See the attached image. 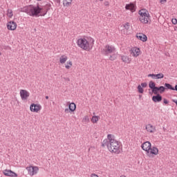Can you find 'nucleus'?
Segmentation results:
<instances>
[{"instance_id": "f257e3e1", "label": "nucleus", "mask_w": 177, "mask_h": 177, "mask_svg": "<svg viewBox=\"0 0 177 177\" xmlns=\"http://www.w3.org/2000/svg\"><path fill=\"white\" fill-rule=\"evenodd\" d=\"M107 139L102 141V147L106 146L110 153L120 154L121 153V142L115 140V137L113 134H108Z\"/></svg>"}, {"instance_id": "f03ea898", "label": "nucleus", "mask_w": 177, "mask_h": 177, "mask_svg": "<svg viewBox=\"0 0 177 177\" xmlns=\"http://www.w3.org/2000/svg\"><path fill=\"white\" fill-rule=\"evenodd\" d=\"M77 46L82 50L89 52L93 49V45H95V39L91 37L84 36L80 37L76 41Z\"/></svg>"}, {"instance_id": "7ed1b4c3", "label": "nucleus", "mask_w": 177, "mask_h": 177, "mask_svg": "<svg viewBox=\"0 0 177 177\" xmlns=\"http://www.w3.org/2000/svg\"><path fill=\"white\" fill-rule=\"evenodd\" d=\"M25 12L29 16H38V15H40V16H45V15L48 13V10H44V7L32 5L26 7Z\"/></svg>"}, {"instance_id": "20e7f679", "label": "nucleus", "mask_w": 177, "mask_h": 177, "mask_svg": "<svg viewBox=\"0 0 177 177\" xmlns=\"http://www.w3.org/2000/svg\"><path fill=\"white\" fill-rule=\"evenodd\" d=\"M150 12L146 8H141L138 10V21L141 24H149L150 23Z\"/></svg>"}, {"instance_id": "39448f33", "label": "nucleus", "mask_w": 177, "mask_h": 177, "mask_svg": "<svg viewBox=\"0 0 177 177\" xmlns=\"http://www.w3.org/2000/svg\"><path fill=\"white\" fill-rule=\"evenodd\" d=\"M103 52L106 56H109V55H111L109 57V60L111 62H114L118 57V53L115 51V47L111 45H106L103 49Z\"/></svg>"}, {"instance_id": "423d86ee", "label": "nucleus", "mask_w": 177, "mask_h": 177, "mask_svg": "<svg viewBox=\"0 0 177 177\" xmlns=\"http://www.w3.org/2000/svg\"><path fill=\"white\" fill-rule=\"evenodd\" d=\"M29 176H35L39 172V167L33 165H29L26 167Z\"/></svg>"}, {"instance_id": "0eeeda50", "label": "nucleus", "mask_w": 177, "mask_h": 177, "mask_svg": "<svg viewBox=\"0 0 177 177\" xmlns=\"http://www.w3.org/2000/svg\"><path fill=\"white\" fill-rule=\"evenodd\" d=\"M158 148L156 147H151L150 149L147 151L146 154L149 158H154L156 156H158Z\"/></svg>"}, {"instance_id": "6e6552de", "label": "nucleus", "mask_w": 177, "mask_h": 177, "mask_svg": "<svg viewBox=\"0 0 177 177\" xmlns=\"http://www.w3.org/2000/svg\"><path fill=\"white\" fill-rule=\"evenodd\" d=\"M19 95L23 102H27L28 99H30V91H27L26 89H21L19 91Z\"/></svg>"}, {"instance_id": "1a4fd4ad", "label": "nucleus", "mask_w": 177, "mask_h": 177, "mask_svg": "<svg viewBox=\"0 0 177 177\" xmlns=\"http://www.w3.org/2000/svg\"><path fill=\"white\" fill-rule=\"evenodd\" d=\"M129 53L132 57H138L140 56V55H142V51L140 50V48L137 46L131 48L129 50Z\"/></svg>"}, {"instance_id": "9d476101", "label": "nucleus", "mask_w": 177, "mask_h": 177, "mask_svg": "<svg viewBox=\"0 0 177 177\" xmlns=\"http://www.w3.org/2000/svg\"><path fill=\"white\" fill-rule=\"evenodd\" d=\"M30 110L31 113H39L42 110V106L39 104L32 103L30 105Z\"/></svg>"}, {"instance_id": "9b49d317", "label": "nucleus", "mask_w": 177, "mask_h": 177, "mask_svg": "<svg viewBox=\"0 0 177 177\" xmlns=\"http://www.w3.org/2000/svg\"><path fill=\"white\" fill-rule=\"evenodd\" d=\"M6 27L9 31H16L17 24L15 21H8L6 24Z\"/></svg>"}, {"instance_id": "f8f14e48", "label": "nucleus", "mask_w": 177, "mask_h": 177, "mask_svg": "<svg viewBox=\"0 0 177 177\" xmlns=\"http://www.w3.org/2000/svg\"><path fill=\"white\" fill-rule=\"evenodd\" d=\"M68 109H65V113H68L69 111L71 113H74L77 110V104L74 102H68Z\"/></svg>"}, {"instance_id": "ddd939ff", "label": "nucleus", "mask_w": 177, "mask_h": 177, "mask_svg": "<svg viewBox=\"0 0 177 177\" xmlns=\"http://www.w3.org/2000/svg\"><path fill=\"white\" fill-rule=\"evenodd\" d=\"M3 174L5 176H10V177H17L18 175L15 171L6 169L3 171Z\"/></svg>"}, {"instance_id": "4468645a", "label": "nucleus", "mask_w": 177, "mask_h": 177, "mask_svg": "<svg viewBox=\"0 0 177 177\" xmlns=\"http://www.w3.org/2000/svg\"><path fill=\"white\" fill-rule=\"evenodd\" d=\"M136 37L141 42H147V36L142 32H138L136 35Z\"/></svg>"}, {"instance_id": "2eb2a0df", "label": "nucleus", "mask_w": 177, "mask_h": 177, "mask_svg": "<svg viewBox=\"0 0 177 177\" xmlns=\"http://www.w3.org/2000/svg\"><path fill=\"white\" fill-rule=\"evenodd\" d=\"M151 147V142L149 141H146L141 145V149H142V150H144V151H145L146 153H147L148 150H150Z\"/></svg>"}, {"instance_id": "dca6fc26", "label": "nucleus", "mask_w": 177, "mask_h": 177, "mask_svg": "<svg viewBox=\"0 0 177 177\" xmlns=\"http://www.w3.org/2000/svg\"><path fill=\"white\" fill-rule=\"evenodd\" d=\"M126 10H130L131 13L136 12V6L133 3H130L129 4H126L125 6Z\"/></svg>"}, {"instance_id": "f3484780", "label": "nucleus", "mask_w": 177, "mask_h": 177, "mask_svg": "<svg viewBox=\"0 0 177 177\" xmlns=\"http://www.w3.org/2000/svg\"><path fill=\"white\" fill-rule=\"evenodd\" d=\"M148 77H151L152 80H162V78H164V74L162 73H160L158 74H149Z\"/></svg>"}, {"instance_id": "a211bd4d", "label": "nucleus", "mask_w": 177, "mask_h": 177, "mask_svg": "<svg viewBox=\"0 0 177 177\" xmlns=\"http://www.w3.org/2000/svg\"><path fill=\"white\" fill-rule=\"evenodd\" d=\"M145 130L147 133H154V132H156V127L153 126L151 124H148L145 126Z\"/></svg>"}, {"instance_id": "6ab92c4d", "label": "nucleus", "mask_w": 177, "mask_h": 177, "mask_svg": "<svg viewBox=\"0 0 177 177\" xmlns=\"http://www.w3.org/2000/svg\"><path fill=\"white\" fill-rule=\"evenodd\" d=\"M121 60L123 62V63H125L126 64H131L132 62V59L129 57V56L127 55H121Z\"/></svg>"}, {"instance_id": "aec40b11", "label": "nucleus", "mask_w": 177, "mask_h": 177, "mask_svg": "<svg viewBox=\"0 0 177 177\" xmlns=\"http://www.w3.org/2000/svg\"><path fill=\"white\" fill-rule=\"evenodd\" d=\"M152 100L154 103H160L162 100V97L160 94H158L152 97Z\"/></svg>"}, {"instance_id": "412c9836", "label": "nucleus", "mask_w": 177, "mask_h": 177, "mask_svg": "<svg viewBox=\"0 0 177 177\" xmlns=\"http://www.w3.org/2000/svg\"><path fill=\"white\" fill-rule=\"evenodd\" d=\"M68 60V57L66 55H62L59 57L60 64H66V62Z\"/></svg>"}, {"instance_id": "4be33fe9", "label": "nucleus", "mask_w": 177, "mask_h": 177, "mask_svg": "<svg viewBox=\"0 0 177 177\" xmlns=\"http://www.w3.org/2000/svg\"><path fill=\"white\" fill-rule=\"evenodd\" d=\"M99 120H100V117H99L97 115H93L91 118V121L92 124H97V122H99Z\"/></svg>"}, {"instance_id": "5701e85b", "label": "nucleus", "mask_w": 177, "mask_h": 177, "mask_svg": "<svg viewBox=\"0 0 177 177\" xmlns=\"http://www.w3.org/2000/svg\"><path fill=\"white\" fill-rule=\"evenodd\" d=\"M73 3V0H63V6L66 8H68Z\"/></svg>"}, {"instance_id": "b1692460", "label": "nucleus", "mask_w": 177, "mask_h": 177, "mask_svg": "<svg viewBox=\"0 0 177 177\" xmlns=\"http://www.w3.org/2000/svg\"><path fill=\"white\" fill-rule=\"evenodd\" d=\"M7 20H10L12 17H13V10H7Z\"/></svg>"}, {"instance_id": "393cba45", "label": "nucleus", "mask_w": 177, "mask_h": 177, "mask_svg": "<svg viewBox=\"0 0 177 177\" xmlns=\"http://www.w3.org/2000/svg\"><path fill=\"white\" fill-rule=\"evenodd\" d=\"M71 67H73V61L69 60L65 64V68H66V70H70Z\"/></svg>"}, {"instance_id": "a878e982", "label": "nucleus", "mask_w": 177, "mask_h": 177, "mask_svg": "<svg viewBox=\"0 0 177 177\" xmlns=\"http://www.w3.org/2000/svg\"><path fill=\"white\" fill-rule=\"evenodd\" d=\"M129 27H130V25H129V23L128 22L123 24L124 31H128V30H129Z\"/></svg>"}, {"instance_id": "bb28decb", "label": "nucleus", "mask_w": 177, "mask_h": 177, "mask_svg": "<svg viewBox=\"0 0 177 177\" xmlns=\"http://www.w3.org/2000/svg\"><path fill=\"white\" fill-rule=\"evenodd\" d=\"M149 86L151 89H153L154 88H156V83H154V82L153 81H150L149 83Z\"/></svg>"}, {"instance_id": "cd10ccee", "label": "nucleus", "mask_w": 177, "mask_h": 177, "mask_svg": "<svg viewBox=\"0 0 177 177\" xmlns=\"http://www.w3.org/2000/svg\"><path fill=\"white\" fill-rule=\"evenodd\" d=\"M52 3H53V2L47 3L45 6L46 8H43L44 9V10H47V11L49 10V9L50 8V6H52Z\"/></svg>"}, {"instance_id": "c85d7f7f", "label": "nucleus", "mask_w": 177, "mask_h": 177, "mask_svg": "<svg viewBox=\"0 0 177 177\" xmlns=\"http://www.w3.org/2000/svg\"><path fill=\"white\" fill-rule=\"evenodd\" d=\"M158 89L159 91V93H164L165 92V87H164L163 86L158 87Z\"/></svg>"}, {"instance_id": "c756f323", "label": "nucleus", "mask_w": 177, "mask_h": 177, "mask_svg": "<svg viewBox=\"0 0 177 177\" xmlns=\"http://www.w3.org/2000/svg\"><path fill=\"white\" fill-rule=\"evenodd\" d=\"M137 89L139 93H143V92H145V89H143V87L140 85L138 86Z\"/></svg>"}, {"instance_id": "7c9ffc66", "label": "nucleus", "mask_w": 177, "mask_h": 177, "mask_svg": "<svg viewBox=\"0 0 177 177\" xmlns=\"http://www.w3.org/2000/svg\"><path fill=\"white\" fill-rule=\"evenodd\" d=\"M152 92L154 95H158V92H159L158 87L156 86L152 88Z\"/></svg>"}, {"instance_id": "2f4dec72", "label": "nucleus", "mask_w": 177, "mask_h": 177, "mask_svg": "<svg viewBox=\"0 0 177 177\" xmlns=\"http://www.w3.org/2000/svg\"><path fill=\"white\" fill-rule=\"evenodd\" d=\"M82 122H89V116L85 115L82 119Z\"/></svg>"}, {"instance_id": "473e14b6", "label": "nucleus", "mask_w": 177, "mask_h": 177, "mask_svg": "<svg viewBox=\"0 0 177 177\" xmlns=\"http://www.w3.org/2000/svg\"><path fill=\"white\" fill-rule=\"evenodd\" d=\"M140 86H141L142 88H147V83H146V82L141 83V84H140Z\"/></svg>"}, {"instance_id": "72a5a7b5", "label": "nucleus", "mask_w": 177, "mask_h": 177, "mask_svg": "<svg viewBox=\"0 0 177 177\" xmlns=\"http://www.w3.org/2000/svg\"><path fill=\"white\" fill-rule=\"evenodd\" d=\"M171 23H172V24H174V25L177 24V19H171Z\"/></svg>"}, {"instance_id": "f704fd0d", "label": "nucleus", "mask_w": 177, "mask_h": 177, "mask_svg": "<svg viewBox=\"0 0 177 177\" xmlns=\"http://www.w3.org/2000/svg\"><path fill=\"white\" fill-rule=\"evenodd\" d=\"M90 177H99V176L95 173L91 174Z\"/></svg>"}, {"instance_id": "c9c22d12", "label": "nucleus", "mask_w": 177, "mask_h": 177, "mask_svg": "<svg viewBox=\"0 0 177 177\" xmlns=\"http://www.w3.org/2000/svg\"><path fill=\"white\" fill-rule=\"evenodd\" d=\"M163 103H165V104H168L169 102L167 101V99H164L163 100Z\"/></svg>"}, {"instance_id": "e433bc0d", "label": "nucleus", "mask_w": 177, "mask_h": 177, "mask_svg": "<svg viewBox=\"0 0 177 177\" xmlns=\"http://www.w3.org/2000/svg\"><path fill=\"white\" fill-rule=\"evenodd\" d=\"M167 2V0H160V3H164Z\"/></svg>"}, {"instance_id": "4c0bfd02", "label": "nucleus", "mask_w": 177, "mask_h": 177, "mask_svg": "<svg viewBox=\"0 0 177 177\" xmlns=\"http://www.w3.org/2000/svg\"><path fill=\"white\" fill-rule=\"evenodd\" d=\"M174 31H177V27L174 28Z\"/></svg>"}, {"instance_id": "58836bf2", "label": "nucleus", "mask_w": 177, "mask_h": 177, "mask_svg": "<svg viewBox=\"0 0 177 177\" xmlns=\"http://www.w3.org/2000/svg\"><path fill=\"white\" fill-rule=\"evenodd\" d=\"M120 177H127V176H125L124 175H122Z\"/></svg>"}, {"instance_id": "ea45409f", "label": "nucleus", "mask_w": 177, "mask_h": 177, "mask_svg": "<svg viewBox=\"0 0 177 177\" xmlns=\"http://www.w3.org/2000/svg\"><path fill=\"white\" fill-rule=\"evenodd\" d=\"M46 99H49V96H46Z\"/></svg>"}, {"instance_id": "a19ab883", "label": "nucleus", "mask_w": 177, "mask_h": 177, "mask_svg": "<svg viewBox=\"0 0 177 177\" xmlns=\"http://www.w3.org/2000/svg\"><path fill=\"white\" fill-rule=\"evenodd\" d=\"M99 1H104V0H99Z\"/></svg>"}, {"instance_id": "79ce46f5", "label": "nucleus", "mask_w": 177, "mask_h": 177, "mask_svg": "<svg viewBox=\"0 0 177 177\" xmlns=\"http://www.w3.org/2000/svg\"><path fill=\"white\" fill-rule=\"evenodd\" d=\"M1 55H2V53H0V56H1Z\"/></svg>"}, {"instance_id": "37998d69", "label": "nucleus", "mask_w": 177, "mask_h": 177, "mask_svg": "<svg viewBox=\"0 0 177 177\" xmlns=\"http://www.w3.org/2000/svg\"><path fill=\"white\" fill-rule=\"evenodd\" d=\"M37 1H42V0H37Z\"/></svg>"}, {"instance_id": "c03bdc74", "label": "nucleus", "mask_w": 177, "mask_h": 177, "mask_svg": "<svg viewBox=\"0 0 177 177\" xmlns=\"http://www.w3.org/2000/svg\"><path fill=\"white\" fill-rule=\"evenodd\" d=\"M176 90H177V86H176Z\"/></svg>"}]
</instances>
